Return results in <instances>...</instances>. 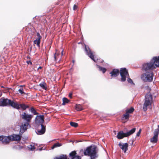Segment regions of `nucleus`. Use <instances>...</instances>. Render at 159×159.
Wrapping results in <instances>:
<instances>
[{"instance_id": "obj_18", "label": "nucleus", "mask_w": 159, "mask_h": 159, "mask_svg": "<svg viewBox=\"0 0 159 159\" xmlns=\"http://www.w3.org/2000/svg\"><path fill=\"white\" fill-rule=\"evenodd\" d=\"M120 73V70L116 69H113L112 71L110 73L111 75V76L112 77H116L119 75Z\"/></svg>"}, {"instance_id": "obj_30", "label": "nucleus", "mask_w": 159, "mask_h": 159, "mask_svg": "<svg viewBox=\"0 0 159 159\" xmlns=\"http://www.w3.org/2000/svg\"><path fill=\"white\" fill-rule=\"evenodd\" d=\"M100 71H102L103 73H104L106 71V69L105 68H103L100 66L97 65Z\"/></svg>"}, {"instance_id": "obj_10", "label": "nucleus", "mask_w": 159, "mask_h": 159, "mask_svg": "<svg viewBox=\"0 0 159 159\" xmlns=\"http://www.w3.org/2000/svg\"><path fill=\"white\" fill-rule=\"evenodd\" d=\"M44 116L43 115L37 116L35 118V123L38 125L43 124L44 121Z\"/></svg>"}, {"instance_id": "obj_1", "label": "nucleus", "mask_w": 159, "mask_h": 159, "mask_svg": "<svg viewBox=\"0 0 159 159\" xmlns=\"http://www.w3.org/2000/svg\"><path fill=\"white\" fill-rule=\"evenodd\" d=\"M83 150L80 151V152H83ZM98 149L96 145H91L87 147L86 149L84 151V155L90 156L91 159H95L98 157L97 153Z\"/></svg>"}, {"instance_id": "obj_37", "label": "nucleus", "mask_w": 159, "mask_h": 159, "mask_svg": "<svg viewBox=\"0 0 159 159\" xmlns=\"http://www.w3.org/2000/svg\"><path fill=\"white\" fill-rule=\"evenodd\" d=\"M127 78H128V79H127V80L129 83H130L131 84H134L133 80H132L131 79L129 78V77H127Z\"/></svg>"}, {"instance_id": "obj_24", "label": "nucleus", "mask_w": 159, "mask_h": 159, "mask_svg": "<svg viewBox=\"0 0 159 159\" xmlns=\"http://www.w3.org/2000/svg\"><path fill=\"white\" fill-rule=\"evenodd\" d=\"M54 159H67V157L66 155H62L58 157H55Z\"/></svg>"}, {"instance_id": "obj_32", "label": "nucleus", "mask_w": 159, "mask_h": 159, "mask_svg": "<svg viewBox=\"0 0 159 159\" xmlns=\"http://www.w3.org/2000/svg\"><path fill=\"white\" fill-rule=\"evenodd\" d=\"M70 124L72 126L74 127L75 128H76L78 126V123L73 122H70Z\"/></svg>"}, {"instance_id": "obj_14", "label": "nucleus", "mask_w": 159, "mask_h": 159, "mask_svg": "<svg viewBox=\"0 0 159 159\" xmlns=\"http://www.w3.org/2000/svg\"><path fill=\"white\" fill-rule=\"evenodd\" d=\"M21 136L18 134H13L9 136L11 140L13 141H20L21 139Z\"/></svg>"}, {"instance_id": "obj_46", "label": "nucleus", "mask_w": 159, "mask_h": 159, "mask_svg": "<svg viewBox=\"0 0 159 159\" xmlns=\"http://www.w3.org/2000/svg\"><path fill=\"white\" fill-rule=\"evenodd\" d=\"M63 0H59V2H61V1H62Z\"/></svg>"}, {"instance_id": "obj_27", "label": "nucleus", "mask_w": 159, "mask_h": 159, "mask_svg": "<svg viewBox=\"0 0 159 159\" xmlns=\"http://www.w3.org/2000/svg\"><path fill=\"white\" fill-rule=\"evenodd\" d=\"M75 109L77 111H80L83 110L82 106L79 104H76L75 106Z\"/></svg>"}, {"instance_id": "obj_19", "label": "nucleus", "mask_w": 159, "mask_h": 159, "mask_svg": "<svg viewBox=\"0 0 159 159\" xmlns=\"http://www.w3.org/2000/svg\"><path fill=\"white\" fill-rule=\"evenodd\" d=\"M54 60L56 62H59L61 59V56L59 53L56 52L54 54Z\"/></svg>"}, {"instance_id": "obj_6", "label": "nucleus", "mask_w": 159, "mask_h": 159, "mask_svg": "<svg viewBox=\"0 0 159 159\" xmlns=\"http://www.w3.org/2000/svg\"><path fill=\"white\" fill-rule=\"evenodd\" d=\"M120 72L121 77V81L122 82L125 81L126 80V78L129 77V75L128 70L125 68H121Z\"/></svg>"}, {"instance_id": "obj_17", "label": "nucleus", "mask_w": 159, "mask_h": 159, "mask_svg": "<svg viewBox=\"0 0 159 159\" xmlns=\"http://www.w3.org/2000/svg\"><path fill=\"white\" fill-rule=\"evenodd\" d=\"M29 125V124L28 123L25 122L23 125H21L20 127V133L22 134L24 133L27 129L28 125Z\"/></svg>"}, {"instance_id": "obj_4", "label": "nucleus", "mask_w": 159, "mask_h": 159, "mask_svg": "<svg viewBox=\"0 0 159 159\" xmlns=\"http://www.w3.org/2000/svg\"><path fill=\"white\" fill-rule=\"evenodd\" d=\"M152 101V96L150 94H147L145 97V101L143 105V110L146 111L148 106L151 105Z\"/></svg>"}, {"instance_id": "obj_31", "label": "nucleus", "mask_w": 159, "mask_h": 159, "mask_svg": "<svg viewBox=\"0 0 159 159\" xmlns=\"http://www.w3.org/2000/svg\"><path fill=\"white\" fill-rule=\"evenodd\" d=\"M46 84L45 82H43V83H40L39 84V86L43 89H46L47 87L45 86Z\"/></svg>"}, {"instance_id": "obj_13", "label": "nucleus", "mask_w": 159, "mask_h": 159, "mask_svg": "<svg viewBox=\"0 0 159 159\" xmlns=\"http://www.w3.org/2000/svg\"><path fill=\"white\" fill-rule=\"evenodd\" d=\"M10 140H11L9 137V136L8 137L4 136H0V141H2L3 144H6L8 143Z\"/></svg>"}, {"instance_id": "obj_15", "label": "nucleus", "mask_w": 159, "mask_h": 159, "mask_svg": "<svg viewBox=\"0 0 159 159\" xmlns=\"http://www.w3.org/2000/svg\"><path fill=\"white\" fill-rule=\"evenodd\" d=\"M36 35L37 37L36 39L34 41V44H36L38 47H39L40 40L42 39V36L39 32L37 33Z\"/></svg>"}, {"instance_id": "obj_22", "label": "nucleus", "mask_w": 159, "mask_h": 159, "mask_svg": "<svg viewBox=\"0 0 159 159\" xmlns=\"http://www.w3.org/2000/svg\"><path fill=\"white\" fill-rule=\"evenodd\" d=\"M134 111V108L133 107H131L130 108H127L125 111L126 113L129 114H132Z\"/></svg>"}, {"instance_id": "obj_3", "label": "nucleus", "mask_w": 159, "mask_h": 159, "mask_svg": "<svg viewBox=\"0 0 159 159\" xmlns=\"http://www.w3.org/2000/svg\"><path fill=\"white\" fill-rule=\"evenodd\" d=\"M141 76L142 80L144 82H151L152 81L154 74L152 71H146Z\"/></svg>"}, {"instance_id": "obj_7", "label": "nucleus", "mask_w": 159, "mask_h": 159, "mask_svg": "<svg viewBox=\"0 0 159 159\" xmlns=\"http://www.w3.org/2000/svg\"><path fill=\"white\" fill-rule=\"evenodd\" d=\"M20 116L22 119L26 121V123L29 124L31 122L32 119L33 117V115L28 114L25 112H23L20 115Z\"/></svg>"}, {"instance_id": "obj_23", "label": "nucleus", "mask_w": 159, "mask_h": 159, "mask_svg": "<svg viewBox=\"0 0 159 159\" xmlns=\"http://www.w3.org/2000/svg\"><path fill=\"white\" fill-rule=\"evenodd\" d=\"M129 115L125 112V113L123 115L122 120H128L129 119Z\"/></svg>"}, {"instance_id": "obj_9", "label": "nucleus", "mask_w": 159, "mask_h": 159, "mask_svg": "<svg viewBox=\"0 0 159 159\" xmlns=\"http://www.w3.org/2000/svg\"><path fill=\"white\" fill-rule=\"evenodd\" d=\"M85 48L87 55L90 58H91V59L94 62H95L96 61L94 59V57L95 56V55L94 54L95 53L93 52L90 49L89 47L87 46H85Z\"/></svg>"}, {"instance_id": "obj_29", "label": "nucleus", "mask_w": 159, "mask_h": 159, "mask_svg": "<svg viewBox=\"0 0 159 159\" xmlns=\"http://www.w3.org/2000/svg\"><path fill=\"white\" fill-rule=\"evenodd\" d=\"M156 61V63L157 66V67H159V56L158 57H154Z\"/></svg>"}, {"instance_id": "obj_44", "label": "nucleus", "mask_w": 159, "mask_h": 159, "mask_svg": "<svg viewBox=\"0 0 159 159\" xmlns=\"http://www.w3.org/2000/svg\"><path fill=\"white\" fill-rule=\"evenodd\" d=\"M42 68V67L41 66H39L38 68V70H39V69H41Z\"/></svg>"}, {"instance_id": "obj_25", "label": "nucleus", "mask_w": 159, "mask_h": 159, "mask_svg": "<svg viewBox=\"0 0 159 159\" xmlns=\"http://www.w3.org/2000/svg\"><path fill=\"white\" fill-rule=\"evenodd\" d=\"M62 101L63 103H62V105H65L66 104L70 102V101L66 98H62Z\"/></svg>"}, {"instance_id": "obj_11", "label": "nucleus", "mask_w": 159, "mask_h": 159, "mask_svg": "<svg viewBox=\"0 0 159 159\" xmlns=\"http://www.w3.org/2000/svg\"><path fill=\"white\" fill-rule=\"evenodd\" d=\"M46 131V126L42 124L40 125H38L36 133L38 135H42Z\"/></svg>"}, {"instance_id": "obj_21", "label": "nucleus", "mask_w": 159, "mask_h": 159, "mask_svg": "<svg viewBox=\"0 0 159 159\" xmlns=\"http://www.w3.org/2000/svg\"><path fill=\"white\" fill-rule=\"evenodd\" d=\"M136 129L135 128H133L129 131L126 133L125 136H126V137H127L133 134L135 132Z\"/></svg>"}, {"instance_id": "obj_47", "label": "nucleus", "mask_w": 159, "mask_h": 159, "mask_svg": "<svg viewBox=\"0 0 159 159\" xmlns=\"http://www.w3.org/2000/svg\"><path fill=\"white\" fill-rule=\"evenodd\" d=\"M158 127L159 128V125H158Z\"/></svg>"}, {"instance_id": "obj_5", "label": "nucleus", "mask_w": 159, "mask_h": 159, "mask_svg": "<svg viewBox=\"0 0 159 159\" xmlns=\"http://www.w3.org/2000/svg\"><path fill=\"white\" fill-rule=\"evenodd\" d=\"M15 102L8 98H2L0 101V106L6 107L10 106L13 107H14Z\"/></svg>"}, {"instance_id": "obj_12", "label": "nucleus", "mask_w": 159, "mask_h": 159, "mask_svg": "<svg viewBox=\"0 0 159 159\" xmlns=\"http://www.w3.org/2000/svg\"><path fill=\"white\" fill-rule=\"evenodd\" d=\"M159 129H157L155 130L153 137L150 139V141L152 143H156L158 140V136L159 134Z\"/></svg>"}, {"instance_id": "obj_26", "label": "nucleus", "mask_w": 159, "mask_h": 159, "mask_svg": "<svg viewBox=\"0 0 159 159\" xmlns=\"http://www.w3.org/2000/svg\"><path fill=\"white\" fill-rule=\"evenodd\" d=\"M62 145V144L61 143H56L54 144L51 147L52 149H53L54 148L61 146Z\"/></svg>"}, {"instance_id": "obj_45", "label": "nucleus", "mask_w": 159, "mask_h": 159, "mask_svg": "<svg viewBox=\"0 0 159 159\" xmlns=\"http://www.w3.org/2000/svg\"><path fill=\"white\" fill-rule=\"evenodd\" d=\"M27 58H30V56H28L27 57Z\"/></svg>"}, {"instance_id": "obj_28", "label": "nucleus", "mask_w": 159, "mask_h": 159, "mask_svg": "<svg viewBox=\"0 0 159 159\" xmlns=\"http://www.w3.org/2000/svg\"><path fill=\"white\" fill-rule=\"evenodd\" d=\"M30 111L34 115H36L38 114V113L36 111L35 109L33 107H32L30 109Z\"/></svg>"}, {"instance_id": "obj_20", "label": "nucleus", "mask_w": 159, "mask_h": 159, "mask_svg": "<svg viewBox=\"0 0 159 159\" xmlns=\"http://www.w3.org/2000/svg\"><path fill=\"white\" fill-rule=\"evenodd\" d=\"M125 134V133H124L123 131H120L118 133L116 137L119 139H121L125 137H127Z\"/></svg>"}, {"instance_id": "obj_36", "label": "nucleus", "mask_w": 159, "mask_h": 159, "mask_svg": "<svg viewBox=\"0 0 159 159\" xmlns=\"http://www.w3.org/2000/svg\"><path fill=\"white\" fill-rule=\"evenodd\" d=\"M18 91L21 94H25V93L23 91V88H22L21 89H20L18 90Z\"/></svg>"}, {"instance_id": "obj_48", "label": "nucleus", "mask_w": 159, "mask_h": 159, "mask_svg": "<svg viewBox=\"0 0 159 159\" xmlns=\"http://www.w3.org/2000/svg\"><path fill=\"white\" fill-rule=\"evenodd\" d=\"M59 3H57V5H58Z\"/></svg>"}, {"instance_id": "obj_8", "label": "nucleus", "mask_w": 159, "mask_h": 159, "mask_svg": "<svg viewBox=\"0 0 159 159\" xmlns=\"http://www.w3.org/2000/svg\"><path fill=\"white\" fill-rule=\"evenodd\" d=\"M13 104V108L17 110H19L21 108L22 110L24 111L29 107V106L28 105L24 103L19 104L16 101L15 102L14 104Z\"/></svg>"}, {"instance_id": "obj_41", "label": "nucleus", "mask_w": 159, "mask_h": 159, "mask_svg": "<svg viewBox=\"0 0 159 159\" xmlns=\"http://www.w3.org/2000/svg\"><path fill=\"white\" fill-rule=\"evenodd\" d=\"M26 63L28 64H30V65H32V63L30 61H26Z\"/></svg>"}, {"instance_id": "obj_42", "label": "nucleus", "mask_w": 159, "mask_h": 159, "mask_svg": "<svg viewBox=\"0 0 159 159\" xmlns=\"http://www.w3.org/2000/svg\"><path fill=\"white\" fill-rule=\"evenodd\" d=\"M72 93H70L69 94V97L70 98H72Z\"/></svg>"}, {"instance_id": "obj_33", "label": "nucleus", "mask_w": 159, "mask_h": 159, "mask_svg": "<svg viewBox=\"0 0 159 159\" xmlns=\"http://www.w3.org/2000/svg\"><path fill=\"white\" fill-rule=\"evenodd\" d=\"M76 154L77 153L75 151H73L70 153V156L73 157L76 156Z\"/></svg>"}, {"instance_id": "obj_38", "label": "nucleus", "mask_w": 159, "mask_h": 159, "mask_svg": "<svg viewBox=\"0 0 159 159\" xmlns=\"http://www.w3.org/2000/svg\"><path fill=\"white\" fill-rule=\"evenodd\" d=\"M71 159H81V157L77 155L72 157Z\"/></svg>"}, {"instance_id": "obj_43", "label": "nucleus", "mask_w": 159, "mask_h": 159, "mask_svg": "<svg viewBox=\"0 0 159 159\" xmlns=\"http://www.w3.org/2000/svg\"><path fill=\"white\" fill-rule=\"evenodd\" d=\"M63 50H62V51L61 52V56H62L63 55Z\"/></svg>"}, {"instance_id": "obj_16", "label": "nucleus", "mask_w": 159, "mask_h": 159, "mask_svg": "<svg viewBox=\"0 0 159 159\" xmlns=\"http://www.w3.org/2000/svg\"><path fill=\"white\" fill-rule=\"evenodd\" d=\"M118 145L120 148L125 153H126L127 150L128 149V144L127 143H125L123 144L121 143H119Z\"/></svg>"}, {"instance_id": "obj_2", "label": "nucleus", "mask_w": 159, "mask_h": 159, "mask_svg": "<svg viewBox=\"0 0 159 159\" xmlns=\"http://www.w3.org/2000/svg\"><path fill=\"white\" fill-rule=\"evenodd\" d=\"M157 66L154 57L150 61L144 63L143 64L142 70L144 71H151L157 68Z\"/></svg>"}, {"instance_id": "obj_35", "label": "nucleus", "mask_w": 159, "mask_h": 159, "mask_svg": "<svg viewBox=\"0 0 159 159\" xmlns=\"http://www.w3.org/2000/svg\"><path fill=\"white\" fill-rule=\"evenodd\" d=\"M16 148L17 149L21 150L23 148V147L20 145H17L16 146Z\"/></svg>"}, {"instance_id": "obj_40", "label": "nucleus", "mask_w": 159, "mask_h": 159, "mask_svg": "<svg viewBox=\"0 0 159 159\" xmlns=\"http://www.w3.org/2000/svg\"><path fill=\"white\" fill-rule=\"evenodd\" d=\"M77 6L76 5H74L73 9L74 10H75L77 9Z\"/></svg>"}, {"instance_id": "obj_39", "label": "nucleus", "mask_w": 159, "mask_h": 159, "mask_svg": "<svg viewBox=\"0 0 159 159\" xmlns=\"http://www.w3.org/2000/svg\"><path fill=\"white\" fill-rule=\"evenodd\" d=\"M141 130L140 129H139V131L136 134V136H139L140 134L141 133Z\"/></svg>"}, {"instance_id": "obj_34", "label": "nucleus", "mask_w": 159, "mask_h": 159, "mask_svg": "<svg viewBox=\"0 0 159 159\" xmlns=\"http://www.w3.org/2000/svg\"><path fill=\"white\" fill-rule=\"evenodd\" d=\"M28 148L30 149V150L32 151L34 150L35 149V147L32 145H30L29 146Z\"/></svg>"}]
</instances>
